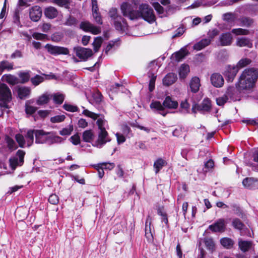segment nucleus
<instances>
[{
	"mask_svg": "<svg viewBox=\"0 0 258 258\" xmlns=\"http://www.w3.org/2000/svg\"><path fill=\"white\" fill-rule=\"evenodd\" d=\"M120 9L124 16L132 20L142 18L149 23H153L156 20L153 9L146 4H141L139 6V11H135L132 5L123 2L120 6Z\"/></svg>",
	"mask_w": 258,
	"mask_h": 258,
	"instance_id": "nucleus-1",
	"label": "nucleus"
},
{
	"mask_svg": "<svg viewBox=\"0 0 258 258\" xmlns=\"http://www.w3.org/2000/svg\"><path fill=\"white\" fill-rule=\"evenodd\" d=\"M34 136L35 138V143L37 144H47L51 145L59 144L63 142V139L55 136L51 132H46L43 130L31 129L27 131L25 135L27 140V146L29 147L34 142Z\"/></svg>",
	"mask_w": 258,
	"mask_h": 258,
	"instance_id": "nucleus-2",
	"label": "nucleus"
},
{
	"mask_svg": "<svg viewBox=\"0 0 258 258\" xmlns=\"http://www.w3.org/2000/svg\"><path fill=\"white\" fill-rule=\"evenodd\" d=\"M257 78L258 71L256 69L251 68L245 69L236 85L240 90L250 91L255 86Z\"/></svg>",
	"mask_w": 258,
	"mask_h": 258,
	"instance_id": "nucleus-3",
	"label": "nucleus"
},
{
	"mask_svg": "<svg viewBox=\"0 0 258 258\" xmlns=\"http://www.w3.org/2000/svg\"><path fill=\"white\" fill-rule=\"evenodd\" d=\"M178 103L177 101L173 100L171 97L166 96L161 104L159 101H153L150 107L154 112H158L163 116H165L167 113L165 108L176 109L177 108Z\"/></svg>",
	"mask_w": 258,
	"mask_h": 258,
	"instance_id": "nucleus-4",
	"label": "nucleus"
},
{
	"mask_svg": "<svg viewBox=\"0 0 258 258\" xmlns=\"http://www.w3.org/2000/svg\"><path fill=\"white\" fill-rule=\"evenodd\" d=\"M96 123L99 129V132L98 133V139L94 143L93 146L101 148L107 142H110L111 140L108 137V133L105 128L106 121L102 117V118L97 119Z\"/></svg>",
	"mask_w": 258,
	"mask_h": 258,
	"instance_id": "nucleus-5",
	"label": "nucleus"
},
{
	"mask_svg": "<svg viewBox=\"0 0 258 258\" xmlns=\"http://www.w3.org/2000/svg\"><path fill=\"white\" fill-rule=\"evenodd\" d=\"M212 107L211 101L209 98H205L200 104L195 103L192 107V112L196 113L197 111L202 113L209 112Z\"/></svg>",
	"mask_w": 258,
	"mask_h": 258,
	"instance_id": "nucleus-6",
	"label": "nucleus"
},
{
	"mask_svg": "<svg viewBox=\"0 0 258 258\" xmlns=\"http://www.w3.org/2000/svg\"><path fill=\"white\" fill-rule=\"evenodd\" d=\"M74 52L76 55L83 61L87 60L93 55L92 49L81 46L75 47Z\"/></svg>",
	"mask_w": 258,
	"mask_h": 258,
	"instance_id": "nucleus-7",
	"label": "nucleus"
},
{
	"mask_svg": "<svg viewBox=\"0 0 258 258\" xmlns=\"http://www.w3.org/2000/svg\"><path fill=\"white\" fill-rule=\"evenodd\" d=\"M254 162H258V151L244 154V163L249 166H251L253 170H256L257 166Z\"/></svg>",
	"mask_w": 258,
	"mask_h": 258,
	"instance_id": "nucleus-8",
	"label": "nucleus"
},
{
	"mask_svg": "<svg viewBox=\"0 0 258 258\" xmlns=\"http://www.w3.org/2000/svg\"><path fill=\"white\" fill-rule=\"evenodd\" d=\"M113 22L114 26L117 31H119L121 34L127 33L128 26L124 18L121 16L117 17Z\"/></svg>",
	"mask_w": 258,
	"mask_h": 258,
	"instance_id": "nucleus-9",
	"label": "nucleus"
},
{
	"mask_svg": "<svg viewBox=\"0 0 258 258\" xmlns=\"http://www.w3.org/2000/svg\"><path fill=\"white\" fill-rule=\"evenodd\" d=\"M45 48L50 54L53 55L60 54L67 55L69 53V50L67 48L62 46H54L47 44L45 45Z\"/></svg>",
	"mask_w": 258,
	"mask_h": 258,
	"instance_id": "nucleus-10",
	"label": "nucleus"
},
{
	"mask_svg": "<svg viewBox=\"0 0 258 258\" xmlns=\"http://www.w3.org/2000/svg\"><path fill=\"white\" fill-rule=\"evenodd\" d=\"M240 90L236 87L229 86L227 88L225 94L229 102L239 100L240 98Z\"/></svg>",
	"mask_w": 258,
	"mask_h": 258,
	"instance_id": "nucleus-11",
	"label": "nucleus"
},
{
	"mask_svg": "<svg viewBox=\"0 0 258 258\" xmlns=\"http://www.w3.org/2000/svg\"><path fill=\"white\" fill-rule=\"evenodd\" d=\"M238 72L237 67H236L235 66L227 65L225 67L223 74L228 82H232L234 80Z\"/></svg>",
	"mask_w": 258,
	"mask_h": 258,
	"instance_id": "nucleus-12",
	"label": "nucleus"
},
{
	"mask_svg": "<svg viewBox=\"0 0 258 258\" xmlns=\"http://www.w3.org/2000/svg\"><path fill=\"white\" fill-rule=\"evenodd\" d=\"M209 229L212 232L222 233L226 230V223L224 219H219L214 223L209 226Z\"/></svg>",
	"mask_w": 258,
	"mask_h": 258,
	"instance_id": "nucleus-13",
	"label": "nucleus"
},
{
	"mask_svg": "<svg viewBox=\"0 0 258 258\" xmlns=\"http://www.w3.org/2000/svg\"><path fill=\"white\" fill-rule=\"evenodd\" d=\"M233 37L230 32L223 33L219 37L217 43L221 46H229L232 42Z\"/></svg>",
	"mask_w": 258,
	"mask_h": 258,
	"instance_id": "nucleus-14",
	"label": "nucleus"
},
{
	"mask_svg": "<svg viewBox=\"0 0 258 258\" xmlns=\"http://www.w3.org/2000/svg\"><path fill=\"white\" fill-rule=\"evenodd\" d=\"M12 94L9 87L5 84H0V100L11 101Z\"/></svg>",
	"mask_w": 258,
	"mask_h": 258,
	"instance_id": "nucleus-15",
	"label": "nucleus"
},
{
	"mask_svg": "<svg viewBox=\"0 0 258 258\" xmlns=\"http://www.w3.org/2000/svg\"><path fill=\"white\" fill-rule=\"evenodd\" d=\"M29 16L31 20L34 22H37L42 16V9L38 6L32 7L30 9Z\"/></svg>",
	"mask_w": 258,
	"mask_h": 258,
	"instance_id": "nucleus-16",
	"label": "nucleus"
},
{
	"mask_svg": "<svg viewBox=\"0 0 258 258\" xmlns=\"http://www.w3.org/2000/svg\"><path fill=\"white\" fill-rule=\"evenodd\" d=\"M210 79L212 84L215 87L220 88L224 85L223 77L219 73H213L212 74Z\"/></svg>",
	"mask_w": 258,
	"mask_h": 258,
	"instance_id": "nucleus-17",
	"label": "nucleus"
},
{
	"mask_svg": "<svg viewBox=\"0 0 258 258\" xmlns=\"http://www.w3.org/2000/svg\"><path fill=\"white\" fill-rule=\"evenodd\" d=\"M16 90L19 97L21 99H25L29 97L31 92L30 88L26 86H17Z\"/></svg>",
	"mask_w": 258,
	"mask_h": 258,
	"instance_id": "nucleus-18",
	"label": "nucleus"
},
{
	"mask_svg": "<svg viewBox=\"0 0 258 258\" xmlns=\"http://www.w3.org/2000/svg\"><path fill=\"white\" fill-rule=\"evenodd\" d=\"M242 184L246 188L254 189L257 184V179L253 177H246L243 179Z\"/></svg>",
	"mask_w": 258,
	"mask_h": 258,
	"instance_id": "nucleus-19",
	"label": "nucleus"
},
{
	"mask_svg": "<svg viewBox=\"0 0 258 258\" xmlns=\"http://www.w3.org/2000/svg\"><path fill=\"white\" fill-rule=\"evenodd\" d=\"M103 97L101 92L99 91L94 92L92 93L91 98L89 100L90 103L94 105L101 104L103 101Z\"/></svg>",
	"mask_w": 258,
	"mask_h": 258,
	"instance_id": "nucleus-20",
	"label": "nucleus"
},
{
	"mask_svg": "<svg viewBox=\"0 0 258 258\" xmlns=\"http://www.w3.org/2000/svg\"><path fill=\"white\" fill-rule=\"evenodd\" d=\"M177 80V76L174 73L167 74L163 79V83L165 86H169L173 84Z\"/></svg>",
	"mask_w": 258,
	"mask_h": 258,
	"instance_id": "nucleus-21",
	"label": "nucleus"
},
{
	"mask_svg": "<svg viewBox=\"0 0 258 258\" xmlns=\"http://www.w3.org/2000/svg\"><path fill=\"white\" fill-rule=\"evenodd\" d=\"M190 90L193 93H197L199 91L201 86L200 80L199 78L195 77L192 78L189 83Z\"/></svg>",
	"mask_w": 258,
	"mask_h": 258,
	"instance_id": "nucleus-22",
	"label": "nucleus"
},
{
	"mask_svg": "<svg viewBox=\"0 0 258 258\" xmlns=\"http://www.w3.org/2000/svg\"><path fill=\"white\" fill-rule=\"evenodd\" d=\"M232 226L236 229H238L240 231L241 235L244 234L245 230L248 229L245 227L244 224L238 218H235L233 220L232 223Z\"/></svg>",
	"mask_w": 258,
	"mask_h": 258,
	"instance_id": "nucleus-23",
	"label": "nucleus"
},
{
	"mask_svg": "<svg viewBox=\"0 0 258 258\" xmlns=\"http://www.w3.org/2000/svg\"><path fill=\"white\" fill-rule=\"evenodd\" d=\"M167 164V162L162 158H159L157 159L154 163V168L155 172L157 174L159 172L160 170Z\"/></svg>",
	"mask_w": 258,
	"mask_h": 258,
	"instance_id": "nucleus-24",
	"label": "nucleus"
},
{
	"mask_svg": "<svg viewBox=\"0 0 258 258\" xmlns=\"http://www.w3.org/2000/svg\"><path fill=\"white\" fill-rule=\"evenodd\" d=\"M210 43V39L207 38L202 39L201 40L194 44L193 48L194 49L198 51L201 50L209 45Z\"/></svg>",
	"mask_w": 258,
	"mask_h": 258,
	"instance_id": "nucleus-25",
	"label": "nucleus"
},
{
	"mask_svg": "<svg viewBox=\"0 0 258 258\" xmlns=\"http://www.w3.org/2000/svg\"><path fill=\"white\" fill-rule=\"evenodd\" d=\"M44 15L49 19H53L57 16L58 11L54 7H49L45 9Z\"/></svg>",
	"mask_w": 258,
	"mask_h": 258,
	"instance_id": "nucleus-26",
	"label": "nucleus"
},
{
	"mask_svg": "<svg viewBox=\"0 0 258 258\" xmlns=\"http://www.w3.org/2000/svg\"><path fill=\"white\" fill-rule=\"evenodd\" d=\"M251 242L249 241L242 240L241 239H238L239 248L244 252L247 251L251 248Z\"/></svg>",
	"mask_w": 258,
	"mask_h": 258,
	"instance_id": "nucleus-27",
	"label": "nucleus"
},
{
	"mask_svg": "<svg viewBox=\"0 0 258 258\" xmlns=\"http://www.w3.org/2000/svg\"><path fill=\"white\" fill-rule=\"evenodd\" d=\"M236 45L239 47L246 46L249 48L252 46L250 40L246 37L238 38L236 40Z\"/></svg>",
	"mask_w": 258,
	"mask_h": 258,
	"instance_id": "nucleus-28",
	"label": "nucleus"
},
{
	"mask_svg": "<svg viewBox=\"0 0 258 258\" xmlns=\"http://www.w3.org/2000/svg\"><path fill=\"white\" fill-rule=\"evenodd\" d=\"M163 209H164L163 207H159L157 209V214L158 215H159L161 217V221L162 222L165 223L166 226L167 227H169V223H168L167 214L166 213V212L164 211Z\"/></svg>",
	"mask_w": 258,
	"mask_h": 258,
	"instance_id": "nucleus-29",
	"label": "nucleus"
},
{
	"mask_svg": "<svg viewBox=\"0 0 258 258\" xmlns=\"http://www.w3.org/2000/svg\"><path fill=\"white\" fill-rule=\"evenodd\" d=\"M238 21L240 26L246 27L251 26L253 23V20L252 19L246 17H242L239 18Z\"/></svg>",
	"mask_w": 258,
	"mask_h": 258,
	"instance_id": "nucleus-30",
	"label": "nucleus"
},
{
	"mask_svg": "<svg viewBox=\"0 0 258 258\" xmlns=\"http://www.w3.org/2000/svg\"><path fill=\"white\" fill-rule=\"evenodd\" d=\"M82 114L84 115L88 116L89 117L91 118L93 120H96V119H99L102 118L104 119V116L103 115L101 114L95 113L93 112H91L88 109H84L82 112Z\"/></svg>",
	"mask_w": 258,
	"mask_h": 258,
	"instance_id": "nucleus-31",
	"label": "nucleus"
},
{
	"mask_svg": "<svg viewBox=\"0 0 258 258\" xmlns=\"http://www.w3.org/2000/svg\"><path fill=\"white\" fill-rule=\"evenodd\" d=\"M3 77L5 81L10 85H14L19 83L18 79L16 76L11 74L5 75Z\"/></svg>",
	"mask_w": 258,
	"mask_h": 258,
	"instance_id": "nucleus-32",
	"label": "nucleus"
},
{
	"mask_svg": "<svg viewBox=\"0 0 258 258\" xmlns=\"http://www.w3.org/2000/svg\"><path fill=\"white\" fill-rule=\"evenodd\" d=\"M187 54V52L185 49H181L179 51H177L172 55V57L174 58L175 60L179 61L182 59Z\"/></svg>",
	"mask_w": 258,
	"mask_h": 258,
	"instance_id": "nucleus-33",
	"label": "nucleus"
},
{
	"mask_svg": "<svg viewBox=\"0 0 258 258\" xmlns=\"http://www.w3.org/2000/svg\"><path fill=\"white\" fill-rule=\"evenodd\" d=\"M189 72V67L188 64H182L179 69V76L180 78L184 79Z\"/></svg>",
	"mask_w": 258,
	"mask_h": 258,
	"instance_id": "nucleus-34",
	"label": "nucleus"
},
{
	"mask_svg": "<svg viewBox=\"0 0 258 258\" xmlns=\"http://www.w3.org/2000/svg\"><path fill=\"white\" fill-rule=\"evenodd\" d=\"M220 243L225 248L229 249L233 246L234 242L232 239L230 238L224 237L220 239Z\"/></svg>",
	"mask_w": 258,
	"mask_h": 258,
	"instance_id": "nucleus-35",
	"label": "nucleus"
},
{
	"mask_svg": "<svg viewBox=\"0 0 258 258\" xmlns=\"http://www.w3.org/2000/svg\"><path fill=\"white\" fill-rule=\"evenodd\" d=\"M82 137L84 142L90 143L94 138V135L91 130H86L83 132Z\"/></svg>",
	"mask_w": 258,
	"mask_h": 258,
	"instance_id": "nucleus-36",
	"label": "nucleus"
},
{
	"mask_svg": "<svg viewBox=\"0 0 258 258\" xmlns=\"http://www.w3.org/2000/svg\"><path fill=\"white\" fill-rule=\"evenodd\" d=\"M251 62V60L248 58H243L238 61L237 64L235 66L237 67L238 70L249 65Z\"/></svg>",
	"mask_w": 258,
	"mask_h": 258,
	"instance_id": "nucleus-37",
	"label": "nucleus"
},
{
	"mask_svg": "<svg viewBox=\"0 0 258 258\" xmlns=\"http://www.w3.org/2000/svg\"><path fill=\"white\" fill-rule=\"evenodd\" d=\"M5 141L9 150H14L17 148V146L15 141L9 136H6Z\"/></svg>",
	"mask_w": 258,
	"mask_h": 258,
	"instance_id": "nucleus-38",
	"label": "nucleus"
},
{
	"mask_svg": "<svg viewBox=\"0 0 258 258\" xmlns=\"http://www.w3.org/2000/svg\"><path fill=\"white\" fill-rule=\"evenodd\" d=\"M31 83L35 86H38L44 81V77L39 75H36L30 79Z\"/></svg>",
	"mask_w": 258,
	"mask_h": 258,
	"instance_id": "nucleus-39",
	"label": "nucleus"
},
{
	"mask_svg": "<svg viewBox=\"0 0 258 258\" xmlns=\"http://www.w3.org/2000/svg\"><path fill=\"white\" fill-rule=\"evenodd\" d=\"M49 100V95L44 94L40 96L36 101V104L39 105H44L47 103Z\"/></svg>",
	"mask_w": 258,
	"mask_h": 258,
	"instance_id": "nucleus-40",
	"label": "nucleus"
},
{
	"mask_svg": "<svg viewBox=\"0 0 258 258\" xmlns=\"http://www.w3.org/2000/svg\"><path fill=\"white\" fill-rule=\"evenodd\" d=\"M204 243L208 250L213 251L215 249V243L212 238H205Z\"/></svg>",
	"mask_w": 258,
	"mask_h": 258,
	"instance_id": "nucleus-41",
	"label": "nucleus"
},
{
	"mask_svg": "<svg viewBox=\"0 0 258 258\" xmlns=\"http://www.w3.org/2000/svg\"><path fill=\"white\" fill-rule=\"evenodd\" d=\"M15 139L21 148H24L26 145V141L24 136L20 134H16Z\"/></svg>",
	"mask_w": 258,
	"mask_h": 258,
	"instance_id": "nucleus-42",
	"label": "nucleus"
},
{
	"mask_svg": "<svg viewBox=\"0 0 258 258\" xmlns=\"http://www.w3.org/2000/svg\"><path fill=\"white\" fill-rule=\"evenodd\" d=\"M10 165L12 169H15L18 166H22L23 164L19 163V159L17 157H13L9 159Z\"/></svg>",
	"mask_w": 258,
	"mask_h": 258,
	"instance_id": "nucleus-43",
	"label": "nucleus"
},
{
	"mask_svg": "<svg viewBox=\"0 0 258 258\" xmlns=\"http://www.w3.org/2000/svg\"><path fill=\"white\" fill-rule=\"evenodd\" d=\"M102 42V39L100 37H96L92 43L94 50L95 52H97L101 47Z\"/></svg>",
	"mask_w": 258,
	"mask_h": 258,
	"instance_id": "nucleus-44",
	"label": "nucleus"
},
{
	"mask_svg": "<svg viewBox=\"0 0 258 258\" xmlns=\"http://www.w3.org/2000/svg\"><path fill=\"white\" fill-rule=\"evenodd\" d=\"M149 77L151 78L149 84V90L150 92H152L155 88V83L156 79V76L153 73H148Z\"/></svg>",
	"mask_w": 258,
	"mask_h": 258,
	"instance_id": "nucleus-45",
	"label": "nucleus"
},
{
	"mask_svg": "<svg viewBox=\"0 0 258 258\" xmlns=\"http://www.w3.org/2000/svg\"><path fill=\"white\" fill-rule=\"evenodd\" d=\"M64 99L63 95L59 93L54 94L53 96V100L55 103L61 104Z\"/></svg>",
	"mask_w": 258,
	"mask_h": 258,
	"instance_id": "nucleus-46",
	"label": "nucleus"
},
{
	"mask_svg": "<svg viewBox=\"0 0 258 258\" xmlns=\"http://www.w3.org/2000/svg\"><path fill=\"white\" fill-rule=\"evenodd\" d=\"M152 219L150 215L147 217L146 221L145 223V235L147 236L148 234H151V225Z\"/></svg>",
	"mask_w": 258,
	"mask_h": 258,
	"instance_id": "nucleus-47",
	"label": "nucleus"
},
{
	"mask_svg": "<svg viewBox=\"0 0 258 258\" xmlns=\"http://www.w3.org/2000/svg\"><path fill=\"white\" fill-rule=\"evenodd\" d=\"M231 32L236 35H247L249 34V30L242 28L233 29Z\"/></svg>",
	"mask_w": 258,
	"mask_h": 258,
	"instance_id": "nucleus-48",
	"label": "nucleus"
},
{
	"mask_svg": "<svg viewBox=\"0 0 258 258\" xmlns=\"http://www.w3.org/2000/svg\"><path fill=\"white\" fill-rule=\"evenodd\" d=\"M13 22L18 27H21L20 20V12L18 10L15 11L13 17Z\"/></svg>",
	"mask_w": 258,
	"mask_h": 258,
	"instance_id": "nucleus-49",
	"label": "nucleus"
},
{
	"mask_svg": "<svg viewBox=\"0 0 258 258\" xmlns=\"http://www.w3.org/2000/svg\"><path fill=\"white\" fill-rule=\"evenodd\" d=\"M78 23V21L76 18L70 16L67 19L64 24L66 26H75Z\"/></svg>",
	"mask_w": 258,
	"mask_h": 258,
	"instance_id": "nucleus-50",
	"label": "nucleus"
},
{
	"mask_svg": "<svg viewBox=\"0 0 258 258\" xmlns=\"http://www.w3.org/2000/svg\"><path fill=\"white\" fill-rule=\"evenodd\" d=\"M64 109L68 111L74 112L79 111V108L77 106L73 105L70 104L64 103L63 105Z\"/></svg>",
	"mask_w": 258,
	"mask_h": 258,
	"instance_id": "nucleus-51",
	"label": "nucleus"
},
{
	"mask_svg": "<svg viewBox=\"0 0 258 258\" xmlns=\"http://www.w3.org/2000/svg\"><path fill=\"white\" fill-rule=\"evenodd\" d=\"M92 24L88 21H83L80 23V28L85 32H89Z\"/></svg>",
	"mask_w": 258,
	"mask_h": 258,
	"instance_id": "nucleus-52",
	"label": "nucleus"
},
{
	"mask_svg": "<svg viewBox=\"0 0 258 258\" xmlns=\"http://www.w3.org/2000/svg\"><path fill=\"white\" fill-rule=\"evenodd\" d=\"M29 72H23L19 74V76L21 80L22 83H25L29 80L30 77Z\"/></svg>",
	"mask_w": 258,
	"mask_h": 258,
	"instance_id": "nucleus-53",
	"label": "nucleus"
},
{
	"mask_svg": "<svg viewBox=\"0 0 258 258\" xmlns=\"http://www.w3.org/2000/svg\"><path fill=\"white\" fill-rule=\"evenodd\" d=\"M25 108L26 114L29 115H32L36 112V110L37 109V107L31 106L28 104L27 103L25 104Z\"/></svg>",
	"mask_w": 258,
	"mask_h": 258,
	"instance_id": "nucleus-54",
	"label": "nucleus"
},
{
	"mask_svg": "<svg viewBox=\"0 0 258 258\" xmlns=\"http://www.w3.org/2000/svg\"><path fill=\"white\" fill-rule=\"evenodd\" d=\"M73 130V125H69L68 127H65L62 128L59 132V134L61 136H68L71 134Z\"/></svg>",
	"mask_w": 258,
	"mask_h": 258,
	"instance_id": "nucleus-55",
	"label": "nucleus"
},
{
	"mask_svg": "<svg viewBox=\"0 0 258 258\" xmlns=\"http://www.w3.org/2000/svg\"><path fill=\"white\" fill-rule=\"evenodd\" d=\"M219 30L217 29H213L211 30H209L208 33V36L209 39L211 40V41L219 34Z\"/></svg>",
	"mask_w": 258,
	"mask_h": 258,
	"instance_id": "nucleus-56",
	"label": "nucleus"
},
{
	"mask_svg": "<svg viewBox=\"0 0 258 258\" xmlns=\"http://www.w3.org/2000/svg\"><path fill=\"white\" fill-rule=\"evenodd\" d=\"M153 6L158 14L162 15V16L165 15L164 8L158 3H154Z\"/></svg>",
	"mask_w": 258,
	"mask_h": 258,
	"instance_id": "nucleus-57",
	"label": "nucleus"
},
{
	"mask_svg": "<svg viewBox=\"0 0 258 258\" xmlns=\"http://www.w3.org/2000/svg\"><path fill=\"white\" fill-rule=\"evenodd\" d=\"M66 118V116L64 115H58L51 117L50 118V121L52 123L60 122L63 121Z\"/></svg>",
	"mask_w": 258,
	"mask_h": 258,
	"instance_id": "nucleus-58",
	"label": "nucleus"
},
{
	"mask_svg": "<svg viewBox=\"0 0 258 258\" xmlns=\"http://www.w3.org/2000/svg\"><path fill=\"white\" fill-rule=\"evenodd\" d=\"M227 102H229V101L225 94L216 99L217 104L219 106H222Z\"/></svg>",
	"mask_w": 258,
	"mask_h": 258,
	"instance_id": "nucleus-59",
	"label": "nucleus"
},
{
	"mask_svg": "<svg viewBox=\"0 0 258 258\" xmlns=\"http://www.w3.org/2000/svg\"><path fill=\"white\" fill-rule=\"evenodd\" d=\"M63 38L62 34L60 32H56L53 34L51 36V39L52 41L58 42L61 40Z\"/></svg>",
	"mask_w": 258,
	"mask_h": 258,
	"instance_id": "nucleus-60",
	"label": "nucleus"
},
{
	"mask_svg": "<svg viewBox=\"0 0 258 258\" xmlns=\"http://www.w3.org/2000/svg\"><path fill=\"white\" fill-rule=\"evenodd\" d=\"M185 32V28L182 25L178 28L175 31L174 34L172 36V38L181 36Z\"/></svg>",
	"mask_w": 258,
	"mask_h": 258,
	"instance_id": "nucleus-61",
	"label": "nucleus"
},
{
	"mask_svg": "<svg viewBox=\"0 0 258 258\" xmlns=\"http://www.w3.org/2000/svg\"><path fill=\"white\" fill-rule=\"evenodd\" d=\"M53 3L60 7L68 8L70 4L69 0H53Z\"/></svg>",
	"mask_w": 258,
	"mask_h": 258,
	"instance_id": "nucleus-62",
	"label": "nucleus"
},
{
	"mask_svg": "<svg viewBox=\"0 0 258 258\" xmlns=\"http://www.w3.org/2000/svg\"><path fill=\"white\" fill-rule=\"evenodd\" d=\"M25 155V152L22 150H19L17 153L15 157H17L19 159V163L20 164L24 163V158Z\"/></svg>",
	"mask_w": 258,
	"mask_h": 258,
	"instance_id": "nucleus-63",
	"label": "nucleus"
},
{
	"mask_svg": "<svg viewBox=\"0 0 258 258\" xmlns=\"http://www.w3.org/2000/svg\"><path fill=\"white\" fill-rule=\"evenodd\" d=\"M48 202L53 205H56L59 202L58 197L55 194H51L49 198Z\"/></svg>",
	"mask_w": 258,
	"mask_h": 258,
	"instance_id": "nucleus-64",
	"label": "nucleus"
}]
</instances>
